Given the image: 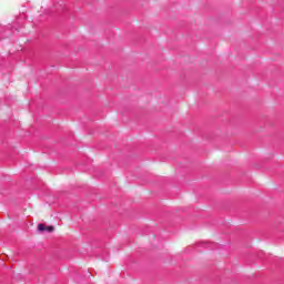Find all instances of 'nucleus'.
<instances>
[{"mask_svg":"<svg viewBox=\"0 0 284 284\" xmlns=\"http://www.w3.org/2000/svg\"><path fill=\"white\" fill-rule=\"evenodd\" d=\"M39 232H54V226H45L44 224L38 225Z\"/></svg>","mask_w":284,"mask_h":284,"instance_id":"f257e3e1","label":"nucleus"}]
</instances>
